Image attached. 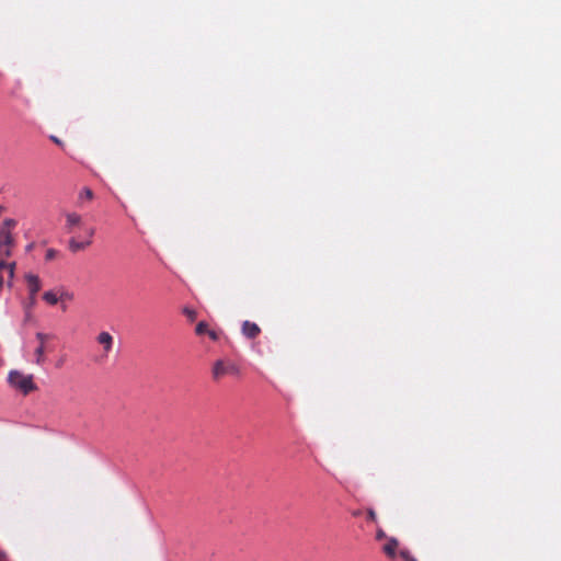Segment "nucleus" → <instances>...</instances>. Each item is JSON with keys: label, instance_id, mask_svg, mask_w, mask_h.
<instances>
[{"label": "nucleus", "instance_id": "obj_3", "mask_svg": "<svg viewBox=\"0 0 561 561\" xmlns=\"http://www.w3.org/2000/svg\"><path fill=\"white\" fill-rule=\"evenodd\" d=\"M95 233V229L93 227H89L85 229L87 239L83 241L78 240L77 238H71L68 242V248L72 253H77L85 250L88 247L92 244V238Z\"/></svg>", "mask_w": 561, "mask_h": 561}, {"label": "nucleus", "instance_id": "obj_11", "mask_svg": "<svg viewBox=\"0 0 561 561\" xmlns=\"http://www.w3.org/2000/svg\"><path fill=\"white\" fill-rule=\"evenodd\" d=\"M399 547V541L396 538H390L383 546V552L391 559L396 557V551Z\"/></svg>", "mask_w": 561, "mask_h": 561}, {"label": "nucleus", "instance_id": "obj_5", "mask_svg": "<svg viewBox=\"0 0 561 561\" xmlns=\"http://www.w3.org/2000/svg\"><path fill=\"white\" fill-rule=\"evenodd\" d=\"M36 339L39 342L38 347L35 350L36 364L42 365L45 362V342L50 339L49 334L38 332L36 333Z\"/></svg>", "mask_w": 561, "mask_h": 561}, {"label": "nucleus", "instance_id": "obj_16", "mask_svg": "<svg viewBox=\"0 0 561 561\" xmlns=\"http://www.w3.org/2000/svg\"><path fill=\"white\" fill-rule=\"evenodd\" d=\"M183 313L186 316V318L190 321H194L196 319V317H197V312L194 309H191V308H187V307H185L183 309Z\"/></svg>", "mask_w": 561, "mask_h": 561}, {"label": "nucleus", "instance_id": "obj_13", "mask_svg": "<svg viewBox=\"0 0 561 561\" xmlns=\"http://www.w3.org/2000/svg\"><path fill=\"white\" fill-rule=\"evenodd\" d=\"M94 197V194L93 192L89 188V187H83L80 193H79V196H78V202L80 205H82V203L84 201H92Z\"/></svg>", "mask_w": 561, "mask_h": 561}, {"label": "nucleus", "instance_id": "obj_4", "mask_svg": "<svg viewBox=\"0 0 561 561\" xmlns=\"http://www.w3.org/2000/svg\"><path fill=\"white\" fill-rule=\"evenodd\" d=\"M25 279H26L27 286H28L31 305H34L36 301L35 296L41 289V279L37 275H34V274H27L25 276Z\"/></svg>", "mask_w": 561, "mask_h": 561}, {"label": "nucleus", "instance_id": "obj_10", "mask_svg": "<svg viewBox=\"0 0 561 561\" xmlns=\"http://www.w3.org/2000/svg\"><path fill=\"white\" fill-rule=\"evenodd\" d=\"M14 266H15L14 263H7L4 260L0 259V289L3 286L2 272L5 271L8 273L9 279H12L13 275H14Z\"/></svg>", "mask_w": 561, "mask_h": 561}, {"label": "nucleus", "instance_id": "obj_12", "mask_svg": "<svg viewBox=\"0 0 561 561\" xmlns=\"http://www.w3.org/2000/svg\"><path fill=\"white\" fill-rule=\"evenodd\" d=\"M13 243V237L9 230L2 229L0 233V252L3 247H11Z\"/></svg>", "mask_w": 561, "mask_h": 561}, {"label": "nucleus", "instance_id": "obj_19", "mask_svg": "<svg viewBox=\"0 0 561 561\" xmlns=\"http://www.w3.org/2000/svg\"><path fill=\"white\" fill-rule=\"evenodd\" d=\"M10 255H11L10 247H3L2 251L0 252V259L4 260L3 257L10 256Z\"/></svg>", "mask_w": 561, "mask_h": 561}, {"label": "nucleus", "instance_id": "obj_7", "mask_svg": "<svg viewBox=\"0 0 561 561\" xmlns=\"http://www.w3.org/2000/svg\"><path fill=\"white\" fill-rule=\"evenodd\" d=\"M96 341L100 345L103 346L104 355L107 356L113 348V336L108 332L103 331L96 336Z\"/></svg>", "mask_w": 561, "mask_h": 561}, {"label": "nucleus", "instance_id": "obj_14", "mask_svg": "<svg viewBox=\"0 0 561 561\" xmlns=\"http://www.w3.org/2000/svg\"><path fill=\"white\" fill-rule=\"evenodd\" d=\"M43 299L49 305H56L59 301L58 290H49L44 293Z\"/></svg>", "mask_w": 561, "mask_h": 561}, {"label": "nucleus", "instance_id": "obj_6", "mask_svg": "<svg viewBox=\"0 0 561 561\" xmlns=\"http://www.w3.org/2000/svg\"><path fill=\"white\" fill-rule=\"evenodd\" d=\"M66 225L65 228L68 232H72L75 228L83 226L82 216L78 213L71 211L65 214Z\"/></svg>", "mask_w": 561, "mask_h": 561}, {"label": "nucleus", "instance_id": "obj_17", "mask_svg": "<svg viewBox=\"0 0 561 561\" xmlns=\"http://www.w3.org/2000/svg\"><path fill=\"white\" fill-rule=\"evenodd\" d=\"M400 557L404 561H417L413 556H411V553L408 550H401L400 551Z\"/></svg>", "mask_w": 561, "mask_h": 561}, {"label": "nucleus", "instance_id": "obj_18", "mask_svg": "<svg viewBox=\"0 0 561 561\" xmlns=\"http://www.w3.org/2000/svg\"><path fill=\"white\" fill-rule=\"evenodd\" d=\"M56 255H57V251L56 250L48 249L47 252H46L45 257H46L47 261H50V260L55 259Z\"/></svg>", "mask_w": 561, "mask_h": 561}, {"label": "nucleus", "instance_id": "obj_20", "mask_svg": "<svg viewBox=\"0 0 561 561\" xmlns=\"http://www.w3.org/2000/svg\"><path fill=\"white\" fill-rule=\"evenodd\" d=\"M50 139L58 146L62 147L64 146V142L57 138L56 136H50Z\"/></svg>", "mask_w": 561, "mask_h": 561}, {"label": "nucleus", "instance_id": "obj_21", "mask_svg": "<svg viewBox=\"0 0 561 561\" xmlns=\"http://www.w3.org/2000/svg\"><path fill=\"white\" fill-rule=\"evenodd\" d=\"M368 519L376 520V513L373 510H368Z\"/></svg>", "mask_w": 561, "mask_h": 561}, {"label": "nucleus", "instance_id": "obj_1", "mask_svg": "<svg viewBox=\"0 0 561 561\" xmlns=\"http://www.w3.org/2000/svg\"><path fill=\"white\" fill-rule=\"evenodd\" d=\"M239 374L238 365L230 359H218L211 368V377L215 381H219L226 376H237Z\"/></svg>", "mask_w": 561, "mask_h": 561}, {"label": "nucleus", "instance_id": "obj_15", "mask_svg": "<svg viewBox=\"0 0 561 561\" xmlns=\"http://www.w3.org/2000/svg\"><path fill=\"white\" fill-rule=\"evenodd\" d=\"M58 296H59V300L64 301V300H72L73 298V295L65 289H58Z\"/></svg>", "mask_w": 561, "mask_h": 561}, {"label": "nucleus", "instance_id": "obj_8", "mask_svg": "<svg viewBox=\"0 0 561 561\" xmlns=\"http://www.w3.org/2000/svg\"><path fill=\"white\" fill-rule=\"evenodd\" d=\"M242 334L248 337V339H255L260 333H261V329L260 327L254 323V322H251L249 320H245L243 323H242Z\"/></svg>", "mask_w": 561, "mask_h": 561}, {"label": "nucleus", "instance_id": "obj_22", "mask_svg": "<svg viewBox=\"0 0 561 561\" xmlns=\"http://www.w3.org/2000/svg\"><path fill=\"white\" fill-rule=\"evenodd\" d=\"M4 226H5V227H9V228H10V227H14V226H15V221H14L13 219H7V220L4 221Z\"/></svg>", "mask_w": 561, "mask_h": 561}, {"label": "nucleus", "instance_id": "obj_9", "mask_svg": "<svg viewBox=\"0 0 561 561\" xmlns=\"http://www.w3.org/2000/svg\"><path fill=\"white\" fill-rule=\"evenodd\" d=\"M195 333L197 335L207 334L209 336V339L213 341H217L219 339V334L215 330L209 329L208 323L205 321H199L196 324Z\"/></svg>", "mask_w": 561, "mask_h": 561}, {"label": "nucleus", "instance_id": "obj_23", "mask_svg": "<svg viewBox=\"0 0 561 561\" xmlns=\"http://www.w3.org/2000/svg\"><path fill=\"white\" fill-rule=\"evenodd\" d=\"M2 211V207L0 206V213Z\"/></svg>", "mask_w": 561, "mask_h": 561}, {"label": "nucleus", "instance_id": "obj_2", "mask_svg": "<svg viewBox=\"0 0 561 561\" xmlns=\"http://www.w3.org/2000/svg\"><path fill=\"white\" fill-rule=\"evenodd\" d=\"M8 379L12 387L19 389L24 394H28L37 389L32 375H23L18 370H12L10 371Z\"/></svg>", "mask_w": 561, "mask_h": 561}]
</instances>
